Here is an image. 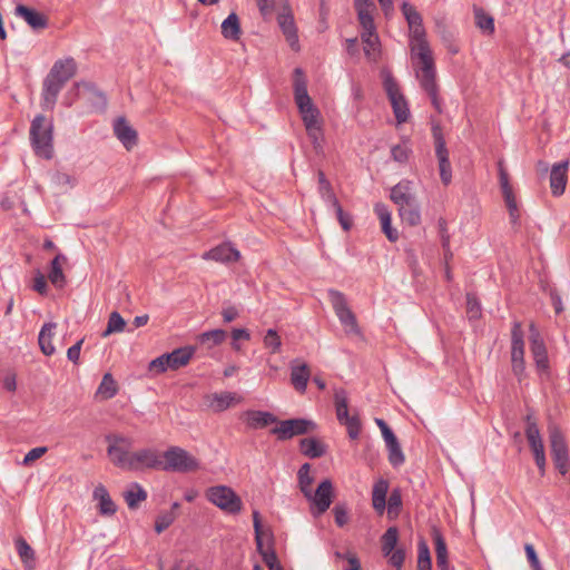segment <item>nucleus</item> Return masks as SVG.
I'll return each mask as SVG.
<instances>
[{"label":"nucleus","instance_id":"nucleus-1","mask_svg":"<svg viewBox=\"0 0 570 570\" xmlns=\"http://www.w3.org/2000/svg\"><path fill=\"white\" fill-rule=\"evenodd\" d=\"M417 59L415 65L416 79L421 88L429 95L433 107L441 112V100L438 96L436 70L430 47L411 50Z\"/></svg>","mask_w":570,"mask_h":570},{"label":"nucleus","instance_id":"nucleus-2","mask_svg":"<svg viewBox=\"0 0 570 570\" xmlns=\"http://www.w3.org/2000/svg\"><path fill=\"white\" fill-rule=\"evenodd\" d=\"M30 142L35 154L45 159L53 157V124L43 115H37L30 125Z\"/></svg>","mask_w":570,"mask_h":570},{"label":"nucleus","instance_id":"nucleus-3","mask_svg":"<svg viewBox=\"0 0 570 570\" xmlns=\"http://www.w3.org/2000/svg\"><path fill=\"white\" fill-rule=\"evenodd\" d=\"M294 96L295 102L302 115L305 128L321 124L320 111L313 105V101L307 92V85L303 71L299 68L295 69L294 78Z\"/></svg>","mask_w":570,"mask_h":570},{"label":"nucleus","instance_id":"nucleus-4","mask_svg":"<svg viewBox=\"0 0 570 570\" xmlns=\"http://www.w3.org/2000/svg\"><path fill=\"white\" fill-rule=\"evenodd\" d=\"M161 471L188 473L200 468L199 461L180 446H169L161 454Z\"/></svg>","mask_w":570,"mask_h":570},{"label":"nucleus","instance_id":"nucleus-5","mask_svg":"<svg viewBox=\"0 0 570 570\" xmlns=\"http://www.w3.org/2000/svg\"><path fill=\"white\" fill-rule=\"evenodd\" d=\"M206 499L222 511L237 514L243 509L240 497L227 485H214L206 490Z\"/></svg>","mask_w":570,"mask_h":570},{"label":"nucleus","instance_id":"nucleus-6","mask_svg":"<svg viewBox=\"0 0 570 570\" xmlns=\"http://www.w3.org/2000/svg\"><path fill=\"white\" fill-rule=\"evenodd\" d=\"M401 11L409 26L411 50L430 47L426 41L422 16L416 8L405 1L401 6Z\"/></svg>","mask_w":570,"mask_h":570},{"label":"nucleus","instance_id":"nucleus-7","mask_svg":"<svg viewBox=\"0 0 570 570\" xmlns=\"http://www.w3.org/2000/svg\"><path fill=\"white\" fill-rule=\"evenodd\" d=\"M106 441L108 442L107 453L114 465L129 470L132 440L122 434H109L106 436Z\"/></svg>","mask_w":570,"mask_h":570},{"label":"nucleus","instance_id":"nucleus-8","mask_svg":"<svg viewBox=\"0 0 570 570\" xmlns=\"http://www.w3.org/2000/svg\"><path fill=\"white\" fill-rule=\"evenodd\" d=\"M328 298L340 323L344 327L345 333L358 335L361 331L356 316L348 307L345 295L336 289H330Z\"/></svg>","mask_w":570,"mask_h":570},{"label":"nucleus","instance_id":"nucleus-9","mask_svg":"<svg viewBox=\"0 0 570 570\" xmlns=\"http://www.w3.org/2000/svg\"><path fill=\"white\" fill-rule=\"evenodd\" d=\"M525 438L529 443L530 450L533 454L535 465L541 475H544L547 468V458L544 452V444L540 433V430L530 414L525 417Z\"/></svg>","mask_w":570,"mask_h":570},{"label":"nucleus","instance_id":"nucleus-10","mask_svg":"<svg viewBox=\"0 0 570 570\" xmlns=\"http://www.w3.org/2000/svg\"><path fill=\"white\" fill-rule=\"evenodd\" d=\"M551 455L556 469L560 474L566 475L570 468L569 451L563 434L553 429L549 434Z\"/></svg>","mask_w":570,"mask_h":570},{"label":"nucleus","instance_id":"nucleus-11","mask_svg":"<svg viewBox=\"0 0 570 570\" xmlns=\"http://www.w3.org/2000/svg\"><path fill=\"white\" fill-rule=\"evenodd\" d=\"M511 364L514 375L521 380L525 366L523 332L519 322H514L511 330Z\"/></svg>","mask_w":570,"mask_h":570},{"label":"nucleus","instance_id":"nucleus-12","mask_svg":"<svg viewBox=\"0 0 570 570\" xmlns=\"http://www.w3.org/2000/svg\"><path fill=\"white\" fill-rule=\"evenodd\" d=\"M384 88L397 122H406L410 117V109L404 96L400 91L397 82L391 76H387L384 79Z\"/></svg>","mask_w":570,"mask_h":570},{"label":"nucleus","instance_id":"nucleus-13","mask_svg":"<svg viewBox=\"0 0 570 570\" xmlns=\"http://www.w3.org/2000/svg\"><path fill=\"white\" fill-rule=\"evenodd\" d=\"M316 429V423L306 419H291L278 422V425L272 430L279 440H288L296 435L312 432Z\"/></svg>","mask_w":570,"mask_h":570},{"label":"nucleus","instance_id":"nucleus-14","mask_svg":"<svg viewBox=\"0 0 570 570\" xmlns=\"http://www.w3.org/2000/svg\"><path fill=\"white\" fill-rule=\"evenodd\" d=\"M161 453L154 448H141L130 455L128 471L160 470Z\"/></svg>","mask_w":570,"mask_h":570},{"label":"nucleus","instance_id":"nucleus-15","mask_svg":"<svg viewBox=\"0 0 570 570\" xmlns=\"http://www.w3.org/2000/svg\"><path fill=\"white\" fill-rule=\"evenodd\" d=\"M432 131L435 141V154L439 159L440 177L443 184L448 185L452 178L449 151L446 149L445 140L442 136L440 127L433 126Z\"/></svg>","mask_w":570,"mask_h":570},{"label":"nucleus","instance_id":"nucleus-16","mask_svg":"<svg viewBox=\"0 0 570 570\" xmlns=\"http://www.w3.org/2000/svg\"><path fill=\"white\" fill-rule=\"evenodd\" d=\"M308 501L312 502V513L315 517H318L327 511L332 503L333 499V484L330 480L322 481L316 491L313 493L311 498H306Z\"/></svg>","mask_w":570,"mask_h":570},{"label":"nucleus","instance_id":"nucleus-17","mask_svg":"<svg viewBox=\"0 0 570 570\" xmlns=\"http://www.w3.org/2000/svg\"><path fill=\"white\" fill-rule=\"evenodd\" d=\"M76 72L77 63L75 59L67 57L65 59L57 60L47 76L65 86L66 82L76 75Z\"/></svg>","mask_w":570,"mask_h":570},{"label":"nucleus","instance_id":"nucleus-18","mask_svg":"<svg viewBox=\"0 0 570 570\" xmlns=\"http://www.w3.org/2000/svg\"><path fill=\"white\" fill-rule=\"evenodd\" d=\"M354 7L357 12L358 22L362 27V32L376 31L373 19L375 3L372 0H354Z\"/></svg>","mask_w":570,"mask_h":570},{"label":"nucleus","instance_id":"nucleus-19","mask_svg":"<svg viewBox=\"0 0 570 570\" xmlns=\"http://www.w3.org/2000/svg\"><path fill=\"white\" fill-rule=\"evenodd\" d=\"M390 198L397 208L404 205H411V203L417 200L413 189V184L407 179H403L392 187Z\"/></svg>","mask_w":570,"mask_h":570},{"label":"nucleus","instance_id":"nucleus-20","mask_svg":"<svg viewBox=\"0 0 570 570\" xmlns=\"http://www.w3.org/2000/svg\"><path fill=\"white\" fill-rule=\"evenodd\" d=\"M569 161L562 160L552 166L550 170V188L553 196H561L566 190Z\"/></svg>","mask_w":570,"mask_h":570},{"label":"nucleus","instance_id":"nucleus-21","mask_svg":"<svg viewBox=\"0 0 570 570\" xmlns=\"http://www.w3.org/2000/svg\"><path fill=\"white\" fill-rule=\"evenodd\" d=\"M205 401L210 410L218 413L227 410L233 404L240 403L243 399L234 392H222L206 395Z\"/></svg>","mask_w":570,"mask_h":570},{"label":"nucleus","instance_id":"nucleus-22","mask_svg":"<svg viewBox=\"0 0 570 570\" xmlns=\"http://www.w3.org/2000/svg\"><path fill=\"white\" fill-rule=\"evenodd\" d=\"M240 257V253L232 246L229 243L220 244L208 252L203 254V258L206 261H215L219 263H233L237 262Z\"/></svg>","mask_w":570,"mask_h":570},{"label":"nucleus","instance_id":"nucleus-23","mask_svg":"<svg viewBox=\"0 0 570 570\" xmlns=\"http://www.w3.org/2000/svg\"><path fill=\"white\" fill-rule=\"evenodd\" d=\"M114 132L127 150L137 145V131L128 124L126 118L118 117L114 121Z\"/></svg>","mask_w":570,"mask_h":570},{"label":"nucleus","instance_id":"nucleus-24","mask_svg":"<svg viewBox=\"0 0 570 570\" xmlns=\"http://www.w3.org/2000/svg\"><path fill=\"white\" fill-rule=\"evenodd\" d=\"M530 332H531V336H530L531 352L533 355V360L539 370L546 371L548 368V355H547L546 345L533 324L530 325Z\"/></svg>","mask_w":570,"mask_h":570},{"label":"nucleus","instance_id":"nucleus-25","mask_svg":"<svg viewBox=\"0 0 570 570\" xmlns=\"http://www.w3.org/2000/svg\"><path fill=\"white\" fill-rule=\"evenodd\" d=\"M14 14L22 18L33 30H42L48 26L45 14L24 4H18Z\"/></svg>","mask_w":570,"mask_h":570},{"label":"nucleus","instance_id":"nucleus-26","mask_svg":"<svg viewBox=\"0 0 570 570\" xmlns=\"http://www.w3.org/2000/svg\"><path fill=\"white\" fill-rule=\"evenodd\" d=\"M277 22L291 48L297 50L298 36L293 14L289 11L282 12L277 17Z\"/></svg>","mask_w":570,"mask_h":570},{"label":"nucleus","instance_id":"nucleus-27","mask_svg":"<svg viewBox=\"0 0 570 570\" xmlns=\"http://www.w3.org/2000/svg\"><path fill=\"white\" fill-rule=\"evenodd\" d=\"M62 88H63L62 83H59L58 81L53 80L49 76H47L45 78L43 83H42V92H41V97H42L41 106L43 109H46V110L53 109L57 98H58V95Z\"/></svg>","mask_w":570,"mask_h":570},{"label":"nucleus","instance_id":"nucleus-28","mask_svg":"<svg viewBox=\"0 0 570 570\" xmlns=\"http://www.w3.org/2000/svg\"><path fill=\"white\" fill-rule=\"evenodd\" d=\"M243 420L250 429H264L269 424L277 422L274 414L266 411L248 410L244 412Z\"/></svg>","mask_w":570,"mask_h":570},{"label":"nucleus","instance_id":"nucleus-29","mask_svg":"<svg viewBox=\"0 0 570 570\" xmlns=\"http://www.w3.org/2000/svg\"><path fill=\"white\" fill-rule=\"evenodd\" d=\"M92 497L98 502L97 507L101 515H114L116 513L117 505L105 485L98 484L94 490Z\"/></svg>","mask_w":570,"mask_h":570},{"label":"nucleus","instance_id":"nucleus-30","mask_svg":"<svg viewBox=\"0 0 570 570\" xmlns=\"http://www.w3.org/2000/svg\"><path fill=\"white\" fill-rule=\"evenodd\" d=\"M57 324L53 322L45 323L41 327L39 335H38V343L41 352L47 355L51 356L55 354L56 348L52 344V340L56 334Z\"/></svg>","mask_w":570,"mask_h":570},{"label":"nucleus","instance_id":"nucleus-31","mask_svg":"<svg viewBox=\"0 0 570 570\" xmlns=\"http://www.w3.org/2000/svg\"><path fill=\"white\" fill-rule=\"evenodd\" d=\"M389 491V482L384 479L377 480L372 490V504L379 514H383L386 508V494Z\"/></svg>","mask_w":570,"mask_h":570},{"label":"nucleus","instance_id":"nucleus-32","mask_svg":"<svg viewBox=\"0 0 570 570\" xmlns=\"http://www.w3.org/2000/svg\"><path fill=\"white\" fill-rule=\"evenodd\" d=\"M361 39L366 58L371 61H376L381 53V43L376 31L361 32Z\"/></svg>","mask_w":570,"mask_h":570},{"label":"nucleus","instance_id":"nucleus-33","mask_svg":"<svg viewBox=\"0 0 570 570\" xmlns=\"http://www.w3.org/2000/svg\"><path fill=\"white\" fill-rule=\"evenodd\" d=\"M196 348L194 346H185L174 350L171 353H167L170 370H178L189 363L195 354Z\"/></svg>","mask_w":570,"mask_h":570},{"label":"nucleus","instance_id":"nucleus-34","mask_svg":"<svg viewBox=\"0 0 570 570\" xmlns=\"http://www.w3.org/2000/svg\"><path fill=\"white\" fill-rule=\"evenodd\" d=\"M14 544H16L18 556L20 557L21 562L24 566V569L33 570L36 567L35 550L30 547V544L22 537H18L14 540Z\"/></svg>","mask_w":570,"mask_h":570},{"label":"nucleus","instance_id":"nucleus-35","mask_svg":"<svg viewBox=\"0 0 570 570\" xmlns=\"http://www.w3.org/2000/svg\"><path fill=\"white\" fill-rule=\"evenodd\" d=\"M222 35L225 39L237 41L240 38L242 29L239 18L235 12L228 14V17L222 22Z\"/></svg>","mask_w":570,"mask_h":570},{"label":"nucleus","instance_id":"nucleus-36","mask_svg":"<svg viewBox=\"0 0 570 570\" xmlns=\"http://www.w3.org/2000/svg\"><path fill=\"white\" fill-rule=\"evenodd\" d=\"M433 541L435 546L436 564L440 570H450L448 561V548L442 533L438 529H433Z\"/></svg>","mask_w":570,"mask_h":570},{"label":"nucleus","instance_id":"nucleus-37","mask_svg":"<svg viewBox=\"0 0 570 570\" xmlns=\"http://www.w3.org/2000/svg\"><path fill=\"white\" fill-rule=\"evenodd\" d=\"M311 376L306 364L293 365L291 371V383L301 393H304Z\"/></svg>","mask_w":570,"mask_h":570},{"label":"nucleus","instance_id":"nucleus-38","mask_svg":"<svg viewBox=\"0 0 570 570\" xmlns=\"http://www.w3.org/2000/svg\"><path fill=\"white\" fill-rule=\"evenodd\" d=\"M399 216L402 222L409 226H417L421 224V208L417 200L411 203V205H404L397 208Z\"/></svg>","mask_w":570,"mask_h":570},{"label":"nucleus","instance_id":"nucleus-39","mask_svg":"<svg viewBox=\"0 0 570 570\" xmlns=\"http://www.w3.org/2000/svg\"><path fill=\"white\" fill-rule=\"evenodd\" d=\"M227 337V333L224 330L216 328L212 331L204 332L197 336V341L199 344L210 350L215 346H218L225 342Z\"/></svg>","mask_w":570,"mask_h":570},{"label":"nucleus","instance_id":"nucleus-40","mask_svg":"<svg viewBox=\"0 0 570 570\" xmlns=\"http://www.w3.org/2000/svg\"><path fill=\"white\" fill-rule=\"evenodd\" d=\"M66 256L62 254L56 255L51 262L50 272L48 275L49 281L56 287H62L66 283V277L62 272V263L66 262Z\"/></svg>","mask_w":570,"mask_h":570},{"label":"nucleus","instance_id":"nucleus-41","mask_svg":"<svg viewBox=\"0 0 570 570\" xmlns=\"http://www.w3.org/2000/svg\"><path fill=\"white\" fill-rule=\"evenodd\" d=\"M125 501L129 509L134 510L138 508L139 503L147 499V492L145 489L138 484L132 483L125 492H124Z\"/></svg>","mask_w":570,"mask_h":570},{"label":"nucleus","instance_id":"nucleus-42","mask_svg":"<svg viewBox=\"0 0 570 570\" xmlns=\"http://www.w3.org/2000/svg\"><path fill=\"white\" fill-rule=\"evenodd\" d=\"M384 442L389 451V461L393 466H400L404 463L405 458L395 434L385 438Z\"/></svg>","mask_w":570,"mask_h":570},{"label":"nucleus","instance_id":"nucleus-43","mask_svg":"<svg viewBox=\"0 0 570 570\" xmlns=\"http://www.w3.org/2000/svg\"><path fill=\"white\" fill-rule=\"evenodd\" d=\"M255 542L258 553L262 556L263 561L269 570H284L277 559L275 550L272 547H265L264 540H258Z\"/></svg>","mask_w":570,"mask_h":570},{"label":"nucleus","instance_id":"nucleus-44","mask_svg":"<svg viewBox=\"0 0 570 570\" xmlns=\"http://www.w3.org/2000/svg\"><path fill=\"white\" fill-rule=\"evenodd\" d=\"M334 403H335L337 420L342 424L345 420H347L351 416L348 414V399H347V393L345 390H343V389L335 390Z\"/></svg>","mask_w":570,"mask_h":570},{"label":"nucleus","instance_id":"nucleus-45","mask_svg":"<svg viewBox=\"0 0 570 570\" xmlns=\"http://www.w3.org/2000/svg\"><path fill=\"white\" fill-rule=\"evenodd\" d=\"M301 452L311 459H316L325 453V446L314 438H306L301 440Z\"/></svg>","mask_w":570,"mask_h":570},{"label":"nucleus","instance_id":"nucleus-46","mask_svg":"<svg viewBox=\"0 0 570 570\" xmlns=\"http://www.w3.org/2000/svg\"><path fill=\"white\" fill-rule=\"evenodd\" d=\"M399 540L397 528L391 527L382 535V553L384 557H389L393 550H395Z\"/></svg>","mask_w":570,"mask_h":570},{"label":"nucleus","instance_id":"nucleus-47","mask_svg":"<svg viewBox=\"0 0 570 570\" xmlns=\"http://www.w3.org/2000/svg\"><path fill=\"white\" fill-rule=\"evenodd\" d=\"M117 383L110 373H106L98 386L97 394L102 399L109 400L117 394Z\"/></svg>","mask_w":570,"mask_h":570},{"label":"nucleus","instance_id":"nucleus-48","mask_svg":"<svg viewBox=\"0 0 570 570\" xmlns=\"http://www.w3.org/2000/svg\"><path fill=\"white\" fill-rule=\"evenodd\" d=\"M311 465L308 463L303 464L298 470V484L302 493L305 498L312 497L311 485L313 483V478L309 475Z\"/></svg>","mask_w":570,"mask_h":570},{"label":"nucleus","instance_id":"nucleus-49","mask_svg":"<svg viewBox=\"0 0 570 570\" xmlns=\"http://www.w3.org/2000/svg\"><path fill=\"white\" fill-rule=\"evenodd\" d=\"M474 18L475 24L479 29L488 35H492L494 32V20L493 18L484 12L481 8L474 9Z\"/></svg>","mask_w":570,"mask_h":570},{"label":"nucleus","instance_id":"nucleus-50","mask_svg":"<svg viewBox=\"0 0 570 570\" xmlns=\"http://www.w3.org/2000/svg\"><path fill=\"white\" fill-rule=\"evenodd\" d=\"M126 322L118 312H112L109 315L107 327L102 333V337H107L112 333H120L124 331Z\"/></svg>","mask_w":570,"mask_h":570},{"label":"nucleus","instance_id":"nucleus-51","mask_svg":"<svg viewBox=\"0 0 570 570\" xmlns=\"http://www.w3.org/2000/svg\"><path fill=\"white\" fill-rule=\"evenodd\" d=\"M263 343L264 346L271 351V353L276 354L281 352L282 340L274 328L266 331Z\"/></svg>","mask_w":570,"mask_h":570},{"label":"nucleus","instance_id":"nucleus-52","mask_svg":"<svg viewBox=\"0 0 570 570\" xmlns=\"http://www.w3.org/2000/svg\"><path fill=\"white\" fill-rule=\"evenodd\" d=\"M306 132H307V136H308V138L311 139V141L313 144L314 149L317 153L320 150H322L324 136H323V130H322L321 124L314 125V126H308L306 128Z\"/></svg>","mask_w":570,"mask_h":570},{"label":"nucleus","instance_id":"nucleus-53","mask_svg":"<svg viewBox=\"0 0 570 570\" xmlns=\"http://www.w3.org/2000/svg\"><path fill=\"white\" fill-rule=\"evenodd\" d=\"M176 513L173 511H166L160 513L155 522V531L157 533L164 532L166 529H168L174 521L176 520Z\"/></svg>","mask_w":570,"mask_h":570},{"label":"nucleus","instance_id":"nucleus-54","mask_svg":"<svg viewBox=\"0 0 570 570\" xmlns=\"http://www.w3.org/2000/svg\"><path fill=\"white\" fill-rule=\"evenodd\" d=\"M417 569L431 570L430 550L424 541L420 542L419 544Z\"/></svg>","mask_w":570,"mask_h":570},{"label":"nucleus","instance_id":"nucleus-55","mask_svg":"<svg viewBox=\"0 0 570 570\" xmlns=\"http://www.w3.org/2000/svg\"><path fill=\"white\" fill-rule=\"evenodd\" d=\"M52 183L58 187H73L76 185V178L65 171H56L51 176Z\"/></svg>","mask_w":570,"mask_h":570},{"label":"nucleus","instance_id":"nucleus-56","mask_svg":"<svg viewBox=\"0 0 570 570\" xmlns=\"http://www.w3.org/2000/svg\"><path fill=\"white\" fill-rule=\"evenodd\" d=\"M504 202L509 210L510 219L513 224H515L519 219V209L517 205V200L512 191L503 193Z\"/></svg>","mask_w":570,"mask_h":570},{"label":"nucleus","instance_id":"nucleus-57","mask_svg":"<svg viewBox=\"0 0 570 570\" xmlns=\"http://www.w3.org/2000/svg\"><path fill=\"white\" fill-rule=\"evenodd\" d=\"M167 354H163L149 363L148 370L154 374H160L170 368Z\"/></svg>","mask_w":570,"mask_h":570},{"label":"nucleus","instance_id":"nucleus-58","mask_svg":"<svg viewBox=\"0 0 570 570\" xmlns=\"http://www.w3.org/2000/svg\"><path fill=\"white\" fill-rule=\"evenodd\" d=\"M342 425L346 426L347 434L351 439L355 440L358 438L361 433V422L357 415H351Z\"/></svg>","mask_w":570,"mask_h":570},{"label":"nucleus","instance_id":"nucleus-59","mask_svg":"<svg viewBox=\"0 0 570 570\" xmlns=\"http://www.w3.org/2000/svg\"><path fill=\"white\" fill-rule=\"evenodd\" d=\"M253 527L255 532V541L264 540V538L269 540L272 538V533L269 530L264 531L262 529L261 515L259 512L256 510L253 511Z\"/></svg>","mask_w":570,"mask_h":570},{"label":"nucleus","instance_id":"nucleus-60","mask_svg":"<svg viewBox=\"0 0 570 570\" xmlns=\"http://www.w3.org/2000/svg\"><path fill=\"white\" fill-rule=\"evenodd\" d=\"M466 313L470 318L476 320L481 315V305L472 294L466 295Z\"/></svg>","mask_w":570,"mask_h":570},{"label":"nucleus","instance_id":"nucleus-61","mask_svg":"<svg viewBox=\"0 0 570 570\" xmlns=\"http://www.w3.org/2000/svg\"><path fill=\"white\" fill-rule=\"evenodd\" d=\"M402 505V495L399 489H394L387 501V511L389 514L395 513L397 514Z\"/></svg>","mask_w":570,"mask_h":570},{"label":"nucleus","instance_id":"nucleus-62","mask_svg":"<svg viewBox=\"0 0 570 570\" xmlns=\"http://www.w3.org/2000/svg\"><path fill=\"white\" fill-rule=\"evenodd\" d=\"M318 193L321 195V198L331 207L338 204V200L332 189L331 184L318 186Z\"/></svg>","mask_w":570,"mask_h":570},{"label":"nucleus","instance_id":"nucleus-63","mask_svg":"<svg viewBox=\"0 0 570 570\" xmlns=\"http://www.w3.org/2000/svg\"><path fill=\"white\" fill-rule=\"evenodd\" d=\"M410 148L406 145H395L391 149L392 158L397 163H405L409 158Z\"/></svg>","mask_w":570,"mask_h":570},{"label":"nucleus","instance_id":"nucleus-64","mask_svg":"<svg viewBox=\"0 0 570 570\" xmlns=\"http://www.w3.org/2000/svg\"><path fill=\"white\" fill-rule=\"evenodd\" d=\"M48 452L47 446H38L31 449L23 458L22 464L23 465H30L33 461L40 459L42 455H45Z\"/></svg>","mask_w":570,"mask_h":570}]
</instances>
